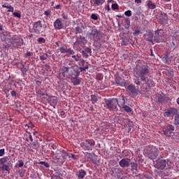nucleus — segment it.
<instances>
[{"label": "nucleus", "mask_w": 179, "mask_h": 179, "mask_svg": "<svg viewBox=\"0 0 179 179\" xmlns=\"http://www.w3.org/2000/svg\"><path fill=\"white\" fill-rule=\"evenodd\" d=\"M10 94H11L12 97H16L17 93H16V91L13 90V91L11 92Z\"/></svg>", "instance_id": "e2e57ef3"}, {"label": "nucleus", "mask_w": 179, "mask_h": 179, "mask_svg": "<svg viewBox=\"0 0 179 179\" xmlns=\"http://www.w3.org/2000/svg\"><path fill=\"white\" fill-rule=\"evenodd\" d=\"M139 34H141V30L139 29H137L134 32V36H139Z\"/></svg>", "instance_id": "680f3d73"}, {"label": "nucleus", "mask_w": 179, "mask_h": 179, "mask_svg": "<svg viewBox=\"0 0 179 179\" xmlns=\"http://www.w3.org/2000/svg\"><path fill=\"white\" fill-rule=\"evenodd\" d=\"M27 134L29 135V138L31 142H33V136H31V133L27 131Z\"/></svg>", "instance_id": "0e129e2a"}, {"label": "nucleus", "mask_w": 179, "mask_h": 179, "mask_svg": "<svg viewBox=\"0 0 179 179\" xmlns=\"http://www.w3.org/2000/svg\"><path fill=\"white\" fill-rule=\"evenodd\" d=\"M25 127H28V128H31V129H33V128H34V124H33V122H30L29 123L25 124Z\"/></svg>", "instance_id": "a18cd8bd"}, {"label": "nucleus", "mask_w": 179, "mask_h": 179, "mask_svg": "<svg viewBox=\"0 0 179 179\" xmlns=\"http://www.w3.org/2000/svg\"><path fill=\"white\" fill-rule=\"evenodd\" d=\"M82 80H80V79L78 78V77H71V83H73V85L74 86H79V85H80Z\"/></svg>", "instance_id": "bb28decb"}, {"label": "nucleus", "mask_w": 179, "mask_h": 179, "mask_svg": "<svg viewBox=\"0 0 179 179\" xmlns=\"http://www.w3.org/2000/svg\"><path fill=\"white\" fill-rule=\"evenodd\" d=\"M144 152L148 159H150L151 160H155V159H157V156H159V153H160L159 150L153 145L146 146L144 148Z\"/></svg>", "instance_id": "7ed1b4c3"}, {"label": "nucleus", "mask_w": 179, "mask_h": 179, "mask_svg": "<svg viewBox=\"0 0 179 179\" xmlns=\"http://www.w3.org/2000/svg\"><path fill=\"white\" fill-rule=\"evenodd\" d=\"M106 2L105 0H90L91 5L93 6H100Z\"/></svg>", "instance_id": "5701e85b"}, {"label": "nucleus", "mask_w": 179, "mask_h": 179, "mask_svg": "<svg viewBox=\"0 0 179 179\" xmlns=\"http://www.w3.org/2000/svg\"><path fill=\"white\" fill-rule=\"evenodd\" d=\"M6 9H8L7 12H13L15 8L10 4L8 7H6Z\"/></svg>", "instance_id": "49530a36"}, {"label": "nucleus", "mask_w": 179, "mask_h": 179, "mask_svg": "<svg viewBox=\"0 0 179 179\" xmlns=\"http://www.w3.org/2000/svg\"><path fill=\"white\" fill-rule=\"evenodd\" d=\"M80 75V71H79V68L77 66L76 68L71 66V72L69 74V76L71 78L79 77Z\"/></svg>", "instance_id": "f3484780"}, {"label": "nucleus", "mask_w": 179, "mask_h": 179, "mask_svg": "<svg viewBox=\"0 0 179 179\" xmlns=\"http://www.w3.org/2000/svg\"><path fill=\"white\" fill-rule=\"evenodd\" d=\"M1 169L3 170V171H9V170H10V169H9V166L3 164L2 165V166L1 167Z\"/></svg>", "instance_id": "473e14b6"}, {"label": "nucleus", "mask_w": 179, "mask_h": 179, "mask_svg": "<svg viewBox=\"0 0 179 179\" xmlns=\"http://www.w3.org/2000/svg\"><path fill=\"white\" fill-rule=\"evenodd\" d=\"M87 44V40L85 36H79L76 38V42L73 43V48L76 51L80 50V48L85 47Z\"/></svg>", "instance_id": "20e7f679"}, {"label": "nucleus", "mask_w": 179, "mask_h": 179, "mask_svg": "<svg viewBox=\"0 0 179 179\" xmlns=\"http://www.w3.org/2000/svg\"><path fill=\"white\" fill-rule=\"evenodd\" d=\"M138 170V164L133 162L131 163V171H136Z\"/></svg>", "instance_id": "f704fd0d"}, {"label": "nucleus", "mask_w": 179, "mask_h": 179, "mask_svg": "<svg viewBox=\"0 0 179 179\" xmlns=\"http://www.w3.org/2000/svg\"><path fill=\"white\" fill-rule=\"evenodd\" d=\"M54 28L56 30H62L64 29V23L61 18H57L53 23Z\"/></svg>", "instance_id": "ddd939ff"}, {"label": "nucleus", "mask_w": 179, "mask_h": 179, "mask_svg": "<svg viewBox=\"0 0 179 179\" xmlns=\"http://www.w3.org/2000/svg\"><path fill=\"white\" fill-rule=\"evenodd\" d=\"M37 41L39 44H43V43H45V38L41 37V38H38Z\"/></svg>", "instance_id": "58836bf2"}, {"label": "nucleus", "mask_w": 179, "mask_h": 179, "mask_svg": "<svg viewBox=\"0 0 179 179\" xmlns=\"http://www.w3.org/2000/svg\"><path fill=\"white\" fill-rule=\"evenodd\" d=\"M150 73V67L146 64L138 63L134 68V83L136 85H150L153 80L148 78Z\"/></svg>", "instance_id": "f257e3e1"}, {"label": "nucleus", "mask_w": 179, "mask_h": 179, "mask_svg": "<svg viewBox=\"0 0 179 179\" xmlns=\"http://www.w3.org/2000/svg\"><path fill=\"white\" fill-rule=\"evenodd\" d=\"M114 85H116V86H120L121 87H124V86L127 85V83H125V79H124V78L117 76L115 79Z\"/></svg>", "instance_id": "4468645a"}, {"label": "nucleus", "mask_w": 179, "mask_h": 179, "mask_svg": "<svg viewBox=\"0 0 179 179\" xmlns=\"http://www.w3.org/2000/svg\"><path fill=\"white\" fill-rule=\"evenodd\" d=\"M71 58H73V59H74V61H76V62H78V61H80V59H80V57H79V55H73L72 57H71Z\"/></svg>", "instance_id": "ea45409f"}, {"label": "nucleus", "mask_w": 179, "mask_h": 179, "mask_svg": "<svg viewBox=\"0 0 179 179\" xmlns=\"http://www.w3.org/2000/svg\"><path fill=\"white\" fill-rule=\"evenodd\" d=\"M91 161L94 164H97V157H92V158L91 159Z\"/></svg>", "instance_id": "5fc2aeb1"}, {"label": "nucleus", "mask_w": 179, "mask_h": 179, "mask_svg": "<svg viewBox=\"0 0 179 179\" xmlns=\"http://www.w3.org/2000/svg\"><path fill=\"white\" fill-rule=\"evenodd\" d=\"M95 145L96 141L92 138L86 139L85 141L80 143L83 150H93Z\"/></svg>", "instance_id": "39448f33"}, {"label": "nucleus", "mask_w": 179, "mask_h": 179, "mask_svg": "<svg viewBox=\"0 0 179 179\" xmlns=\"http://www.w3.org/2000/svg\"><path fill=\"white\" fill-rule=\"evenodd\" d=\"M32 31L35 34H41L44 31V25H43V21L38 20L33 23Z\"/></svg>", "instance_id": "0eeeda50"}, {"label": "nucleus", "mask_w": 179, "mask_h": 179, "mask_svg": "<svg viewBox=\"0 0 179 179\" xmlns=\"http://www.w3.org/2000/svg\"><path fill=\"white\" fill-rule=\"evenodd\" d=\"M147 7L148 9H156V4L150 0L148 1Z\"/></svg>", "instance_id": "c85d7f7f"}, {"label": "nucleus", "mask_w": 179, "mask_h": 179, "mask_svg": "<svg viewBox=\"0 0 179 179\" xmlns=\"http://www.w3.org/2000/svg\"><path fill=\"white\" fill-rule=\"evenodd\" d=\"M164 37V32L162 29H158L155 31V34L154 36V40L157 43H162L164 41L163 38Z\"/></svg>", "instance_id": "9d476101"}, {"label": "nucleus", "mask_w": 179, "mask_h": 179, "mask_svg": "<svg viewBox=\"0 0 179 179\" xmlns=\"http://www.w3.org/2000/svg\"><path fill=\"white\" fill-rule=\"evenodd\" d=\"M49 148L50 149H53V150H55V149H57V144L54 143H50L49 144Z\"/></svg>", "instance_id": "4c0bfd02"}, {"label": "nucleus", "mask_w": 179, "mask_h": 179, "mask_svg": "<svg viewBox=\"0 0 179 179\" xmlns=\"http://www.w3.org/2000/svg\"><path fill=\"white\" fill-rule=\"evenodd\" d=\"M60 116H62V118H65V117H66L65 111H64V110H60Z\"/></svg>", "instance_id": "69168bd1"}, {"label": "nucleus", "mask_w": 179, "mask_h": 179, "mask_svg": "<svg viewBox=\"0 0 179 179\" xmlns=\"http://www.w3.org/2000/svg\"><path fill=\"white\" fill-rule=\"evenodd\" d=\"M10 90H12V87H10V88L5 87V88H3V92H4V93H6V94H8V93L9 92H10Z\"/></svg>", "instance_id": "603ef678"}, {"label": "nucleus", "mask_w": 179, "mask_h": 179, "mask_svg": "<svg viewBox=\"0 0 179 179\" xmlns=\"http://www.w3.org/2000/svg\"><path fill=\"white\" fill-rule=\"evenodd\" d=\"M114 173H115V175L117 177H118V178H120V176H118V174H120V169H114L113 171V173L114 174Z\"/></svg>", "instance_id": "a19ab883"}, {"label": "nucleus", "mask_w": 179, "mask_h": 179, "mask_svg": "<svg viewBox=\"0 0 179 179\" xmlns=\"http://www.w3.org/2000/svg\"><path fill=\"white\" fill-rule=\"evenodd\" d=\"M31 55H33V53H31L29 51H27L25 54L24 58H29V57H31Z\"/></svg>", "instance_id": "4d7b16f0"}, {"label": "nucleus", "mask_w": 179, "mask_h": 179, "mask_svg": "<svg viewBox=\"0 0 179 179\" xmlns=\"http://www.w3.org/2000/svg\"><path fill=\"white\" fill-rule=\"evenodd\" d=\"M60 152L62 153V157L64 162H65V160H66V157H68V156H69V153H68V152H66V150H62L60 151Z\"/></svg>", "instance_id": "cd10ccee"}, {"label": "nucleus", "mask_w": 179, "mask_h": 179, "mask_svg": "<svg viewBox=\"0 0 179 179\" xmlns=\"http://www.w3.org/2000/svg\"><path fill=\"white\" fill-rule=\"evenodd\" d=\"M62 75L63 76H65V75H69L71 74V72H72V66L69 67V66H62Z\"/></svg>", "instance_id": "6ab92c4d"}, {"label": "nucleus", "mask_w": 179, "mask_h": 179, "mask_svg": "<svg viewBox=\"0 0 179 179\" xmlns=\"http://www.w3.org/2000/svg\"><path fill=\"white\" fill-rule=\"evenodd\" d=\"M48 58V55L47 53H41L39 55V59L41 61H45Z\"/></svg>", "instance_id": "c756f323"}, {"label": "nucleus", "mask_w": 179, "mask_h": 179, "mask_svg": "<svg viewBox=\"0 0 179 179\" xmlns=\"http://www.w3.org/2000/svg\"><path fill=\"white\" fill-rule=\"evenodd\" d=\"M97 96H96V95H91V101L92 104L97 103Z\"/></svg>", "instance_id": "72a5a7b5"}, {"label": "nucleus", "mask_w": 179, "mask_h": 179, "mask_svg": "<svg viewBox=\"0 0 179 179\" xmlns=\"http://www.w3.org/2000/svg\"><path fill=\"white\" fill-rule=\"evenodd\" d=\"M38 164H43V166H45L47 169L50 167V164H48V162H40L38 163Z\"/></svg>", "instance_id": "c03bdc74"}, {"label": "nucleus", "mask_w": 179, "mask_h": 179, "mask_svg": "<svg viewBox=\"0 0 179 179\" xmlns=\"http://www.w3.org/2000/svg\"><path fill=\"white\" fill-rule=\"evenodd\" d=\"M178 115V110H177V108H169L168 110H166L164 113V117H176V115Z\"/></svg>", "instance_id": "9b49d317"}, {"label": "nucleus", "mask_w": 179, "mask_h": 179, "mask_svg": "<svg viewBox=\"0 0 179 179\" xmlns=\"http://www.w3.org/2000/svg\"><path fill=\"white\" fill-rule=\"evenodd\" d=\"M104 102L103 103V106L106 108V110H109V111H118V107L120 108H122L124 111L126 113H134L132 111V108L129 107L131 104L128 103L127 105V101H128L127 99H125L124 95L122 96V99L112 98L104 99Z\"/></svg>", "instance_id": "f03ea898"}, {"label": "nucleus", "mask_w": 179, "mask_h": 179, "mask_svg": "<svg viewBox=\"0 0 179 179\" xmlns=\"http://www.w3.org/2000/svg\"><path fill=\"white\" fill-rule=\"evenodd\" d=\"M10 3H4L3 5H2V8H8V6H10Z\"/></svg>", "instance_id": "774afa93"}, {"label": "nucleus", "mask_w": 179, "mask_h": 179, "mask_svg": "<svg viewBox=\"0 0 179 179\" xmlns=\"http://www.w3.org/2000/svg\"><path fill=\"white\" fill-rule=\"evenodd\" d=\"M13 15L15 17H18V19H20V17H22V15L17 12H14Z\"/></svg>", "instance_id": "de8ad7c7"}, {"label": "nucleus", "mask_w": 179, "mask_h": 179, "mask_svg": "<svg viewBox=\"0 0 179 179\" xmlns=\"http://www.w3.org/2000/svg\"><path fill=\"white\" fill-rule=\"evenodd\" d=\"M166 99L167 97L162 94H157L155 96V100H157V103H160V104H163V103H165Z\"/></svg>", "instance_id": "aec40b11"}, {"label": "nucleus", "mask_w": 179, "mask_h": 179, "mask_svg": "<svg viewBox=\"0 0 179 179\" xmlns=\"http://www.w3.org/2000/svg\"><path fill=\"white\" fill-rule=\"evenodd\" d=\"M26 173V169H20L18 171V174L20 177L23 178L24 177V173Z\"/></svg>", "instance_id": "2f4dec72"}, {"label": "nucleus", "mask_w": 179, "mask_h": 179, "mask_svg": "<svg viewBox=\"0 0 179 179\" xmlns=\"http://www.w3.org/2000/svg\"><path fill=\"white\" fill-rule=\"evenodd\" d=\"M43 15H45V16L47 17H50V16H51V10L49 9L44 11Z\"/></svg>", "instance_id": "e433bc0d"}, {"label": "nucleus", "mask_w": 179, "mask_h": 179, "mask_svg": "<svg viewBox=\"0 0 179 179\" xmlns=\"http://www.w3.org/2000/svg\"><path fill=\"white\" fill-rule=\"evenodd\" d=\"M32 149H34L35 150H37V144L36 143H34L31 144Z\"/></svg>", "instance_id": "338daca9"}, {"label": "nucleus", "mask_w": 179, "mask_h": 179, "mask_svg": "<svg viewBox=\"0 0 179 179\" xmlns=\"http://www.w3.org/2000/svg\"><path fill=\"white\" fill-rule=\"evenodd\" d=\"M59 51H60L62 54H65V52H66V49H65L64 47H60L59 48Z\"/></svg>", "instance_id": "3c124183"}, {"label": "nucleus", "mask_w": 179, "mask_h": 179, "mask_svg": "<svg viewBox=\"0 0 179 179\" xmlns=\"http://www.w3.org/2000/svg\"><path fill=\"white\" fill-rule=\"evenodd\" d=\"M78 69H80V72H85L86 69H89V63L81 59L78 62Z\"/></svg>", "instance_id": "f8f14e48"}, {"label": "nucleus", "mask_w": 179, "mask_h": 179, "mask_svg": "<svg viewBox=\"0 0 179 179\" xmlns=\"http://www.w3.org/2000/svg\"><path fill=\"white\" fill-rule=\"evenodd\" d=\"M24 43V42L22 38L16 36H13L10 41L11 47H13V48H20V47L23 45Z\"/></svg>", "instance_id": "6e6552de"}, {"label": "nucleus", "mask_w": 179, "mask_h": 179, "mask_svg": "<svg viewBox=\"0 0 179 179\" xmlns=\"http://www.w3.org/2000/svg\"><path fill=\"white\" fill-rule=\"evenodd\" d=\"M9 160V157H4L0 159V164L3 165L6 163Z\"/></svg>", "instance_id": "7c9ffc66"}, {"label": "nucleus", "mask_w": 179, "mask_h": 179, "mask_svg": "<svg viewBox=\"0 0 179 179\" xmlns=\"http://www.w3.org/2000/svg\"><path fill=\"white\" fill-rule=\"evenodd\" d=\"M91 32L87 33V36L88 38H90L91 40H93V41L97 42L100 40V36H101V34H100V31H99L96 28L91 27Z\"/></svg>", "instance_id": "423d86ee"}, {"label": "nucleus", "mask_w": 179, "mask_h": 179, "mask_svg": "<svg viewBox=\"0 0 179 179\" xmlns=\"http://www.w3.org/2000/svg\"><path fill=\"white\" fill-rule=\"evenodd\" d=\"M124 15L125 16H128V17H129L130 16H132V13L131 12L130 10H128L124 12Z\"/></svg>", "instance_id": "8fccbe9b"}, {"label": "nucleus", "mask_w": 179, "mask_h": 179, "mask_svg": "<svg viewBox=\"0 0 179 179\" xmlns=\"http://www.w3.org/2000/svg\"><path fill=\"white\" fill-rule=\"evenodd\" d=\"M82 54H83V57L85 58H87L89 57V55H87V53L85 50L82 51Z\"/></svg>", "instance_id": "052dcab7"}, {"label": "nucleus", "mask_w": 179, "mask_h": 179, "mask_svg": "<svg viewBox=\"0 0 179 179\" xmlns=\"http://www.w3.org/2000/svg\"><path fill=\"white\" fill-rule=\"evenodd\" d=\"M69 55H73L75 54V51L72 50V48H69L66 49V52Z\"/></svg>", "instance_id": "c9c22d12"}, {"label": "nucleus", "mask_w": 179, "mask_h": 179, "mask_svg": "<svg viewBox=\"0 0 179 179\" xmlns=\"http://www.w3.org/2000/svg\"><path fill=\"white\" fill-rule=\"evenodd\" d=\"M130 162H131V159L124 158L119 162V165L120 166V167H122V168L129 167Z\"/></svg>", "instance_id": "a211bd4d"}, {"label": "nucleus", "mask_w": 179, "mask_h": 179, "mask_svg": "<svg viewBox=\"0 0 179 179\" xmlns=\"http://www.w3.org/2000/svg\"><path fill=\"white\" fill-rule=\"evenodd\" d=\"M22 67L20 68V71L23 75V76H26L27 75V72L29 71V66H24L22 62L20 63Z\"/></svg>", "instance_id": "b1692460"}, {"label": "nucleus", "mask_w": 179, "mask_h": 179, "mask_svg": "<svg viewBox=\"0 0 179 179\" xmlns=\"http://www.w3.org/2000/svg\"><path fill=\"white\" fill-rule=\"evenodd\" d=\"M76 176L78 178H85V177L86 176V171H85L83 169H80L78 171H77Z\"/></svg>", "instance_id": "393cba45"}, {"label": "nucleus", "mask_w": 179, "mask_h": 179, "mask_svg": "<svg viewBox=\"0 0 179 179\" xmlns=\"http://www.w3.org/2000/svg\"><path fill=\"white\" fill-rule=\"evenodd\" d=\"M144 38L146 41H150V43H153L155 41V36L153 35V32L150 30H148L144 34Z\"/></svg>", "instance_id": "2eb2a0df"}, {"label": "nucleus", "mask_w": 179, "mask_h": 179, "mask_svg": "<svg viewBox=\"0 0 179 179\" xmlns=\"http://www.w3.org/2000/svg\"><path fill=\"white\" fill-rule=\"evenodd\" d=\"M24 166V162H23L22 160L18 161V164L15 165V167H23Z\"/></svg>", "instance_id": "79ce46f5"}, {"label": "nucleus", "mask_w": 179, "mask_h": 179, "mask_svg": "<svg viewBox=\"0 0 179 179\" xmlns=\"http://www.w3.org/2000/svg\"><path fill=\"white\" fill-rule=\"evenodd\" d=\"M174 131V126L171 124H168L166 127V129L164 131V134L170 136V134Z\"/></svg>", "instance_id": "4be33fe9"}, {"label": "nucleus", "mask_w": 179, "mask_h": 179, "mask_svg": "<svg viewBox=\"0 0 179 179\" xmlns=\"http://www.w3.org/2000/svg\"><path fill=\"white\" fill-rule=\"evenodd\" d=\"M5 155V149H1L0 150V157H2V156H3Z\"/></svg>", "instance_id": "13d9d810"}, {"label": "nucleus", "mask_w": 179, "mask_h": 179, "mask_svg": "<svg viewBox=\"0 0 179 179\" xmlns=\"http://www.w3.org/2000/svg\"><path fill=\"white\" fill-rule=\"evenodd\" d=\"M91 19H92L93 20H97L99 17H97V15L93 13L91 15Z\"/></svg>", "instance_id": "6e6d98bb"}, {"label": "nucleus", "mask_w": 179, "mask_h": 179, "mask_svg": "<svg viewBox=\"0 0 179 179\" xmlns=\"http://www.w3.org/2000/svg\"><path fill=\"white\" fill-rule=\"evenodd\" d=\"M79 33H82V29L80 27H76L75 34H79Z\"/></svg>", "instance_id": "37998d69"}, {"label": "nucleus", "mask_w": 179, "mask_h": 179, "mask_svg": "<svg viewBox=\"0 0 179 179\" xmlns=\"http://www.w3.org/2000/svg\"><path fill=\"white\" fill-rule=\"evenodd\" d=\"M159 20L161 24H166L167 22H169V16L166 13H162L159 16Z\"/></svg>", "instance_id": "dca6fc26"}, {"label": "nucleus", "mask_w": 179, "mask_h": 179, "mask_svg": "<svg viewBox=\"0 0 179 179\" xmlns=\"http://www.w3.org/2000/svg\"><path fill=\"white\" fill-rule=\"evenodd\" d=\"M49 103L52 107H54L55 108L57 103H58V99H57L56 96H52L49 101Z\"/></svg>", "instance_id": "a878e982"}, {"label": "nucleus", "mask_w": 179, "mask_h": 179, "mask_svg": "<svg viewBox=\"0 0 179 179\" xmlns=\"http://www.w3.org/2000/svg\"><path fill=\"white\" fill-rule=\"evenodd\" d=\"M96 78L97 79V80H103V74L101 73H98L96 75Z\"/></svg>", "instance_id": "09e8293b"}, {"label": "nucleus", "mask_w": 179, "mask_h": 179, "mask_svg": "<svg viewBox=\"0 0 179 179\" xmlns=\"http://www.w3.org/2000/svg\"><path fill=\"white\" fill-rule=\"evenodd\" d=\"M128 90L130 92V96L131 97H135L136 96V88L135 87V85H130L128 86Z\"/></svg>", "instance_id": "412c9836"}, {"label": "nucleus", "mask_w": 179, "mask_h": 179, "mask_svg": "<svg viewBox=\"0 0 179 179\" xmlns=\"http://www.w3.org/2000/svg\"><path fill=\"white\" fill-rule=\"evenodd\" d=\"M167 166V161L166 159L158 158L154 162V167L158 170H164Z\"/></svg>", "instance_id": "1a4fd4ad"}, {"label": "nucleus", "mask_w": 179, "mask_h": 179, "mask_svg": "<svg viewBox=\"0 0 179 179\" xmlns=\"http://www.w3.org/2000/svg\"><path fill=\"white\" fill-rule=\"evenodd\" d=\"M112 9L113 10H118V4L117 3H113L112 4Z\"/></svg>", "instance_id": "864d4df0"}, {"label": "nucleus", "mask_w": 179, "mask_h": 179, "mask_svg": "<svg viewBox=\"0 0 179 179\" xmlns=\"http://www.w3.org/2000/svg\"><path fill=\"white\" fill-rule=\"evenodd\" d=\"M62 17H63V19L64 20H68V15L65 14V13H62Z\"/></svg>", "instance_id": "bf43d9fd"}]
</instances>
